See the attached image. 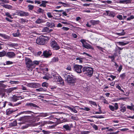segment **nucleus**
Segmentation results:
<instances>
[{
    "label": "nucleus",
    "instance_id": "1",
    "mask_svg": "<svg viewBox=\"0 0 134 134\" xmlns=\"http://www.w3.org/2000/svg\"><path fill=\"white\" fill-rule=\"evenodd\" d=\"M33 112L31 111H23L20 113V114H31V115L24 116L18 119L17 120L21 121L19 124H22L25 122H32L33 115L31 114Z\"/></svg>",
    "mask_w": 134,
    "mask_h": 134
},
{
    "label": "nucleus",
    "instance_id": "2",
    "mask_svg": "<svg viewBox=\"0 0 134 134\" xmlns=\"http://www.w3.org/2000/svg\"><path fill=\"white\" fill-rule=\"evenodd\" d=\"M49 115L47 113H41L39 114L37 116L33 115L32 122L31 124V126H35L38 125H43L44 122L41 121V122H39L36 123H34V122L38 121L40 119V117H45Z\"/></svg>",
    "mask_w": 134,
    "mask_h": 134
},
{
    "label": "nucleus",
    "instance_id": "3",
    "mask_svg": "<svg viewBox=\"0 0 134 134\" xmlns=\"http://www.w3.org/2000/svg\"><path fill=\"white\" fill-rule=\"evenodd\" d=\"M49 39V37L42 36L36 39V42L38 44L42 45L45 44Z\"/></svg>",
    "mask_w": 134,
    "mask_h": 134
},
{
    "label": "nucleus",
    "instance_id": "4",
    "mask_svg": "<svg viewBox=\"0 0 134 134\" xmlns=\"http://www.w3.org/2000/svg\"><path fill=\"white\" fill-rule=\"evenodd\" d=\"M82 71L84 74L87 76L91 77L93 72V69L89 66H85L82 68Z\"/></svg>",
    "mask_w": 134,
    "mask_h": 134
},
{
    "label": "nucleus",
    "instance_id": "5",
    "mask_svg": "<svg viewBox=\"0 0 134 134\" xmlns=\"http://www.w3.org/2000/svg\"><path fill=\"white\" fill-rule=\"evenodd\" d=\"M25 61L27 68L29 69H32L34 68L33 61L29 58L27 57L25 58Z\"/></svg>",
    "mask_w": 134,
    "mask_h": 134
},
{
    "label": "nucleus",
    "instance_id": "6",
    "mask_svg": "<svg viewBox=\"0 0 134 134\" xmlns=\"http://www.w3.org/2000/svg\"><path fill=\"white\" fill-rule=\"evenodd\" d=\"M80 41L82 44V46L84 48L87 49H93V47L90 44L86 42V40L84 39H81Z\"/></svg>",
    "mask_w": 134,
    "mask_h": 134
},
{
    "label": "nucleus",
    "instance_id": "7",
    "mask_svg": "<svg viewBox=\"0 0 134 134\" xmlns=\"http://www.w3.org/2000/svg\"><path fill=\"white\" fill-rule=\"evenodd\" d=\"M50 45L54 50H58L60 48L59 45L54 40L52 41L51 42Z\"/></svg>",
    "mask_w": 134,
    "mask_h": 134
},
{
    "label": "nucleus",
    "instance_id": "8",
    "mask_svg": "<svg viewBox=\"0 0 134 134\" xmlns=\"http://www.w3.org/2000/svg\"><path fill=\"white\" fill-rule=\"evenodd\" d=\"M82 68V66L81 65L75 64L73 66V69L77 73H81L82 72L81 69Z\"/></svg>",
    "mask_w": 134,
    "mask_h": 134
},
{
    "label": "nucleus",
    "instance_id": "9",
    "mask_svg": "<svg viewBox=\"0 0 134 134\" xmlns=\"http://www.w3.org/2000/svg\"><path fill=\"white\" fill-rule=\"evenodd\" d=\"M24 98L21 97V96H13L12 97H10L9 98V99L11 101L13 102H15L17 100L19 99H23Z\"/></svg>",
    "mask_w": 134,
    "mask_h": 134
},
{
    "label": "nucleus",
    "instance_id": "10",
    "mask_svg": "<svg viewBox=\"0 0 134 134\" xmlns=\"http://www.w3.org/2000/svg\"><path fill=\"white\" fill-rule=\"evenodd\" d=\"M73 76L70 75H67L66 76V77L67 78L66 80L68 82L70 83H73L75 82V80L73 78Z\"/></svg>",
    "mask_w": 134,
    "mask_h": 134
},
{
    "label": "nucleus",
    "instance_id": "11",
    "mask_svg": "<svg viewBox=\"0 0 134 134\" xmlns=\"http://www.w3.org/2000/svg\"><path fill=\"white\" fill-rule=\"evenodd\" d=\"M43 54L44 57L48 58L52 55V53L50 50H48L43 51Z\"/></svg>",
    "mask_w": 134,
    "mask_h": 134
},
{
    "label": "nucleus",
    "instance_id": "12",
    "mask_svg": "<svg viewBox=\"0 0 134 134\" xmlns=\"http://www.w3.org/2000/svg\"><path fill=\"white\" fill-rule=\"evenodd\" d=\"M39 84L35 83H29L27 84V86L32 88L38 87Z\"/></svg>",
    "mask_w": 134,
    "mask_h": 134
},
{
    "label": "nucleus",
    "instance_id": "13",
    "mask_svg": "<svg viewBox=\"0 0 134 134\" xmlns=\"http://www.w3.org/2000/svg\"><path fill=\"white\" fill-rule=\"evenodd\" d=\"M6 55L9 58H13L15 57V55L13 52H8L6 53Z\"/></svg>",
    "mask_w": 134,
    "mask_h": 134
},
{
    "label": "nucleus",
    "instance_id": "14",
    "mask_svg": "<svg viewBox=\"0 0 134 134\" xmlns=\"http://www.w3.org/2000/svg\"><path fill=\"white\" fill-rule=\"evenodd\" d=\"M72 127L73 125L72 124H70V126L68 124H66L63 126V128L67 131H70L71 128Z\"/></svg>",
    "mask_w": 134,
    "mask_h": 134
},
{
    "label": "nucleus",
    "instance_id": "15",
    "mask_svg": "<svg viewBox=\"0 0 134 134\" xmlns=\"http://www.w3.org/2000/svg\"><path fill=\"white\" fill-rule=\"evenodd\" d=\"M19 15L20 16H27L29 15V13L24 11H20L19 12Z\"/></svg>",
    "mask_w": 134,
    "mask_h": 134
},
{
    "label": "nucleus",
    "instance_id": "16",
    "mask_svg": "<svg viewBox=\"0 0 134 134\" xmlns=\"http://www.w3.org/2000/svg\"><path fill=\"white\" fill-rule=\"evenodd\" d=\"M26 105L30 106L32 108H34L36 107H38L36 104L33 103H27L26 104Z\"/></svg>",
    "mask_w": 134,
    "mask_h": 134
},
{
    "label": "nucleus",
    "instance_id": "17",
    "mask_svg": "<svg viewBox=\"0 0 134 134\" xmlns=\"http://www.w3.org/2000/svg\"><path fill=\"white\" fill-rule=\"evenodd\" d=\"M41 3L40 5V7H45L46 6V4L48 3V1H41Z\"/></svg>",
    "mask_w": 134,
    "mask_h": 134
},
{
    "label": "nucleus",
    "instance_id": "18",
    "mask_svg": "<svg viewBox=\"0 0 134 134\" xmlns=\"http://www.w3.org/2000/svg\"><path fill=\"white\" fill-rule=\"evenodd\" d=\"M52 75L53 76L55 81H58L57 80L58 79H58H59V78H60L61 77L56 73H55V74H54V75Z\"/></svg>",
    "mask_w": 134,
    "mask_h": 134
},
{
    "label": "nucleus",
    "instance_id": "19",
    "mask_svg": "<svg viewBox=\"0 0 134 134\" xmlns=\"http://www.w3.org/2000/svg\"><path fill=\"white\" fill-rule=\"evenodd\" d=\"M35 91L38 92H45L46 91V89L45 88L40 87L39 88L36 89Z\"/></svg>",
    "mask_w": 134,
    "mask_h": 134
},
{
    "label": "nucleus",
    "instance_id": "20",
    "mask_svg": "<svg viewBox=\"0 0 134 134\" xmlns=\"http://www.w3.org/2000/svg\"><path fill=\"white\" fill-rule=\"evenodd\" d=\"M108 15L109 16L114 17L116 15V14L113 11H109L107 13Z\"/></svg>",
    "mask_w": 134,
    "mask_h": 134
},
{
    "label": "nucleus",
    "instance_id": "21",
    "mask_svg": "<svg viewBox=\"0 0 134 134\" xmlns=\"http://www.w3.org/2000/svg\"><path fill=\"white\" fill-rule=\"evenodd\" d=\"M1 4L2 6H3V7L8 9H11L12 8V7L10 5H4L3 3H1Z\"/></svg>",
    "mask_w": 134,
    "mask_h": 134
},
{
    "label": "nucleus",
    "instance_id": "22",
    "mask_svg": "<svg viewBox=\"0 0 134 134\" xmlns=\"http://www.w3.org/2000/svg\"><path fill=\"white\" fill-rule=\"evenodd\" d=\"M131 105H127V108L129 109L130 110H134V105L132 103L131 104Z\"/></svg>",
    "mask_w": 134,
    "mask_h": 134
},
{
    "label": "nucleus",
    "instance_id": "23",
    "mask_svg": "<svg viewBox=\"0 0 134 134\" xmlns=\"http://www.w3.org/2000/svg\"><path fill=\"white\" fill-rule=\"evenodd\" d=\"M44 22L43 20L40 18H38L35 21V23L37 24H40Z\"/></svg>",
    "mask_w": 134,
    "mask_h": 134
},
{
    "label": "nucleus",
    "instance_id": "24",
    "mask_svg": "<svg viewBox=\"0 0 134 134\" xmlns=\"http://www.w3.org/2000/svg\"><path fill=\"white\" fill-rule=\"evenodd\" d=\"M52 77V76H51L49 74H47L46 75L43 77V79L48 80L49 79Z\"/></svg>",
    "mask_w": 134,
    "mask_h": 134
},
{
    "label": "nucleus",
    "instance_id": "25",
    "mask_svg": "<svg viewBox=\"0 0 134 134\" xmlns=\"http://www.w3.org/2000/svg\"><path fill=\"white\" fill-rule=\"evenodd\" d=\"M129 43V42H118L119 44L120 45L122 46H124L125 45Z\"/></svg>",
    "mask_w": 134,
    "mask_h": 134
},
{
    "label": "nucleus",
    "instance_id": "26",
    "mask_svg": "<svg viewBox=\"0 0 134 134\" xmlns=\"http://www.w3.org/2000/svg\"><path fill=\"white\" fill-rule=\"evenodd\" d=\"M40 61L35 60L33 61V68H34L36 65H38L39 64Z\"/></svg>",
    "mask_w": 134,
    "mask_h": 134
},
{
    "label": "nucleus",
    "instance_id": "27",
    "mask_svg": "<svg viewBox=\"0 0 134 134\" xmlns=\"http://www.w3.org/2000/svg\"><path fill=\"white\" fill-rule=\"evenodd\" d=\"M90 22L93 25H94L99 23V21L98 20H91L90 21Z\"/></svg>",
    "mask_w": 134,
    "mask_h": 134
},
{
    "label": "nucleus",
    "instance_id": "28",
    "mask_svg": "<svg viewBox=\"0 0 134 134\" xmlns=\"http://www.w3.org/2000/svg\"><path fill=\"white\" fill-rule=\"evenodd\" d=\"M42 32H49V29L48 27H45L43 28L42 30Z\"/></svg>",
    "mask_w": 134,
    "mask_h": 134
},
{
    "label": "nucleus",
    "instance_id": "29",
    "mask_svg": "<svg viewBox=\"0 0 134 134\" xmlns=\"http://www.w3.org/2000/svg\"><path fill=\"white\" fill-rule=\"evenodd\" d=\"M20 23L22 24H24L25 23H27L28 20L26 19L21 18L20 20Z\"/></svg>",
    "mask_w": 134,
    "mask_h": 134
},
{
    "label": "nucleus",
    "instance_id": "30",
    "mask_svg": "<svg viewBox=\"0 0 134 134\" xmlns=\"http://www.w3.org/2000/svg\"><path fill=\"white\" fill-rule=\"evenodd\" d=\"M13 111L10 109H9L6 110V114L7 115H9L10 114L12 113Z\"/></svg>",
    "mask_w": 134,
    "mask_h": 134
},
{
    "label": "nucleus",
    "instance_id": "31",
    "mask_svg": "<svg viewBox=\"0 0 134 134\" xmlns=\"http://www.w3.org/2000/svg\"><path fill=\"white\" fill-rule=\"evenodd\" d=\"M67 108L69 110L73 111L74 113H77V111L74 108H72L68 106Z\"/></svg>",
    "mask_w": 134,
    "mask_h": 134
},
{
    "label": "nucleus",
    "instance_id": "32",
    "mask_svg": "<svg viewBox=\"0 0 134 134\" xmlns=\"http://www.w3.org/2000/svg\"><path fill=\"white\" fill-rule=\"evenodd\" d=\"M19 30H18L17 31V32L16 33H13L12 34V35L15 37H18L19 35Z\"/></svg>",
    "mask_w": 134,
    "mask_h": 134
},
{
    "label": "nucleus",
    "instance_id": "33",
    "mask_svg": "<svg viewBox=\"0 0 134 134\" xmlns=\"http://www.w3.org/2000/svg\"><path fill=\"white\" fill-rule=\"evenodd\" d=\"M89 102L90 104H91L92 106L93 105L95 107L97 106V104L94 102L92 101H89Z\"/></svg>",
    "mask_w": 134,
    "mask_h": 134
},
{
    "label": "nucleus",
    "instance_id": "34",
    "mask_svg": "<svg viewBox=\"0 0 134 134\" xmlns=\"http://www.w3.org/2000/svg\"><path fill=\"white\" fill-rule=\"evenodd\" d=\"M46 25L48 26L51 27L54 26V24L53 23H50L49 22H47Z\"/></svg>",
    "mask_w": 134,
    "mask_h": 134
},
{
    "label": "nucleus",
    "instance_id": "35",
    "mask_svg": "<svg viewBox=\"0 0 134 134\" xmlns=\"http://www.w3.org/2000/svg\"><path fill=\"white\" fill-rule=\"evenodd\" d=\"M6 54V52L3 51L2 52H0V57H3Z\"/></svg>",
    "mask_w": 134,
    "mask_h": 134
},
{
    "label": "nucleus",
    "instance_id": "36",
    "mask_svg": "<svg viewBox=\"0 0 134 134\" xmlns=\"http://www.w3.org/2000/svg\"><path fill=\"white\" fill-rule=\"evenodd\" d=\"M126 110V108L125 107H120V111L122 112H124Z\"/></svg>",
    "mask_w": 134,
    "mask_h": 134
},
{
    "label": "nucleus",
    "instance_id": "37",
    "mask_svg": "<svg viewBox=\"0 0 134 134\" xmlns=\"http://www.w3.org/2000/svg\"><path fill=\"white\" fill-rule=\"evenodd\" d=\"M59 79L58 80V81H56V82H59V83L62 85H63L64 84V82L63 80L60 77V78H59Z\"/></svg>",
    "mask_w": 134,
    "mask_h": 134
},
{
    "label": "nucleus",
    "instance_id": "38",
    "mask_svg": "<svg viewBox=\"0 0 134 134\" xmlns=\"http://www.w3.org/2000/svg\"><path fill=\"white\" fill-rule=\"evenodd\" d=\"M48 84L46 82H43L42 84V86L43 87L47 88L48 86Z\"/></svg>",
    "mask_w": 134,
    "mask_h": 134
},
{
    "label": "nucleus",
    "instance_id": "39",
    "mask_svg": "<svg viewBox=\"0 0 134 134\" xmlns=\"http://www.w3.org/2000/svg\"><path fill=\"white\" fill-rule=\"evenodd\" d=\"M126 76V74L123 73L120 75V77L122 79H125Z\"/></svg>",
    "mask_w": 134,
    "mask_h": 134
},
{
    "label": "nucleus",
    "instance_id": "40",
    "mask_svg": "<svg viewBox=\"0 0 134 134\" xmlns=\"http://www.w3.org/2000/svg\"><path fill=\"white\" fill-rule=\"evenodd\" d=\"M47 15L49 18H52L53 17V16L51 12H47Z\"/></svg>",
    "mask_w": 134,
    "mask_h": 134
},
{
    "label": "nucleus",
    "instance_id": "41",
    "mask_svg": "<svg viewBox=\"0 0 134 134\" xmlns=\"http://www.w3.org/2000/svg\"><path fill=\"white\" fill-rule=\"evenodd\" d=\"M5 15L9 17L11 19H13V18L12 17L11 15H10V13L8 12H6L5 14Z\"/></svg>",
    "mask_w": 134,
    "mask_h": 134
},
{
    "label": "nucleus",
    "instance_id": "42",
    "mask_svg": "<svg viewBox=\"0 0 134 134\" xmlns=\"http://www.w3.org/2000/svg\"><path fill=\"white\" fill-rule=\"evenodd\" d=\"M58 59L57 57H54L52 59V62H56L58 61Z\"/></svg>",
    "mask_w": 134,
    "mask_h": 134
},
{
    "label": "nucleus",
    "instance_id": "43",
    "mask_svg": "<svg viewBox=\"0 0 134 134\" xmlns=\"http://www.w3.org/2000/svg\"><path fill=\"white\" fill-rule=\"evenodd\" d=\"M122 32L121 33H117V34L120 36L124 35L125 34V33L124 31V30H122Z\"/></svg>",
    "mask_w": 134,
    "mask_h": 134
},
{
    "label": "nucleus",
    "instance_id": "44",
    "mask_svg": "<svg viewBox=\"0 0 134 134\" xmlns=\"http://www.w3.org/2000/svg\"><path fill=\"white\" fill-rule=\"evenodd\" d=\"M0 36L4 38L5 39H7L8 36L4 34H3L0 33Z\"/></svg>",
    "mask_w": 134,
    "mask_h": 134
},
{
    "label": "nucleus",
    "instance_id": "45",
    "mask_svg": "<svg viewBox=\"0 0 134 134\" xmlns=\"http://www.w3.org/2000/svg\"><path fill=\"white\" fill-rule=\"evenodd\" d=\"M29 9L30 10H32L34 8V6L32 5H29L28 6Z\"/></svg>",
    "mask_w": 134,
    "mask_h": 134
},
{
    "label": "nucleus",
    "instance_id": "46",
    "mask_svg": "<svg viewBox=\"0 0 134 134\" xmlns=\"http://www.w3.org/2000/svg\"><path fill=\"white\" fill-rule=\"evenodd\" d=\"M109 108L112 111H114L115 110V108L114 106L111 105H109Z\"/></svg>",
    "mask_w": 134,
    "mask_h": 134
},
{
    "label": "nucleus",
    "instance_id": "47",
    "mask_svg": "<svg viewBox=\"0 0 134 134\" xmlns=\"http://www.w3.org/2000/svg\"><path fill=\"white\" fill-rule=\"evenodd\" d=\"M83 82V83L82 84V86L84 88H86L87 87V84L86 82Z\"/></svg>",
    "mask_w": 134,
    "mask_h": 134
},
{
    "label": "nucleus",
    "instance_id": "48",
    "mask_svg": "<svg viewBox=\"0 0 134 134\" xmlns=\"http://www.w3.org/2000/svg\"><path fill=\"white\" fill-rule=\"evenodd\" d=\"M81 109L87 111H88L90 110V109L89 108L87 107H84L83 108H81Z\"/></svg>",
    "mask_w": 134,
    "mask_h": 134
},
{
    "label": "nucleus",
    "instance_id": "49",
    "mask_svg": "<svg viewBox=\"0 0 134 134\" xmlns=\"http://www.w3.org/2000/svg\"><path fill=\"white\" fill-rule=\"evenodd\" d=\"M19 81H10V83L12 84H16L19 83Z\"/></svg>",
    "mask_w": 134,
    "mask_h": 134
},
{
    "label": "nucleus",
    "instance_id": "50",
    "mask_svg": "<svg viewBox=\"0 0 134 134\" xmlns=\"http://www.w3.org/2000/svg\"><path fill=\"white\" fill-rule=\"evenodd\" d=\"M116 87L118 88L119 90L121 91L122 92L124 93V91L121 89V87L119 85H118L116 86Z\"/></svg>",
    "mask_w": 134,
    "mask_h": 134
},
{
    "label": "nucleus",
    "instance_id": "51",
    "mask_svg": "<svg viewBox=\"0 0 134 134\" xmlns=\"http://www.w3.org/2000/svg\"><path fill=\"white\" fill-rule=\"evenodd\" d=\"M134 18V16L133 15H131L129 17L127 18V20L128 21H129L131 19H133Z\"/></svg>",
    "mask_w": 134,
    "mask_h": 134
},
{
    "label": "nucleus",
    "instance_id": "52",
    "mask_svg": "<svg viewBox=\"0 0 134 134\" xmlns=\"http://www.w3.org/2000/svg\"><path fill=\"white\" fill-rule=\"evenodd\" d=\"M11 125L13 126H15L17 125V122L16 121H13L11 123Z\"/></svg>",
    "mask_w": 134,
    "mask_h": 134
},
{
    "label": "nucleus",
    "instance_id": "53",
    "mask_svg": "<svg viewBox=\"0 0 134 134\" xmlns=\"http://www.w3.org/2000/svg\"><path fill=\"white\" fill-rule=\"evenodd\" d=\"M59 3L63 4V5L64 7H67L69 5V4L62 2H60Z\"/></svg>",
    "mask_w": 134,
    "mask_h": 134
},
{
    "label": "nucleus",
    "instance_id": "54",
    "mask_svg": "<svg viewBox=\"0 0 134 134\" xmlns=\"http://www.w3.org/2000/svg\"><path fill=\"white\" fill-rule=\"evenodd\" d=\"M114 108L115 110H116L118 109V106L117 103H115L114 104Z\"/></svg>",
    "mask_w": 134,
    "mask_h": 134
},
{
    "label": "nucleus",
    "instance_id": "55",
    "mask_svg": "<svg viewBox=\"0 0 134 134\" xmlns=\"http://www.w3.org/2000/svg\"><path fill=\"white\" fill-rule=\"evenodd\" d=\"M5 63L7 65H10L13 63V62H12L9 61H6Z\"/></svg>",
    "mask_w": 134,
    "mask_h": 134
},
{
    "label": "nucleus",
    "instance_id": "56",
    "mask_svg": "<svg viewBox=\"0 0 134 134\" xmlns=\"http://www.w3.org/2000/svg\"><path fill=\"white\" fill-rule=\"evenodd\" d=\"M62 29L65 31H67L69 30V28L68 27H63L62 28Z\"/></svg>",
    "mask_w": 134,
    "mask_h": 134
},
{
    "label": "nucleus",
    "instance_id": "57",
    "mask_svg": "<svg viewBox=\"0 0 134 134\" xmlns=\"http://www.w3.org/2000/svg\"><path fill=\"white\" fill-rule=\"evenodd\" d=\"M109 57L111 59V61L112 62H114V60L115 59V57L113 55L110 56Z\"/></svg>",
    "mask_w": 134,
    "mask_h": 134
},
{
    "label": "nucleus",
    "instance_id": "58",
    "mask_svg": "<svg viewBox=\"0 0 134 134\" xmlns=\"http://www.w3.org/2000/svg\"><path fill=\"white\" fill-rule=\"evenodd\" d=\"M117 17L120 20H121L122 19V16L121 15H118L117 16Z\"/></svg>",
    "mask_w": 134,
    "mask_h": 134
},
{
    "label": "nucleus",
    "instance_id": "59",
    "mask_svg": "<svg viewBox=\"0 0 134 134\" xmlns=\"http://www.w3.org/2000/svg\"><path fill=\"white\" fill-rule=\"evenodd\" d=\"M22 86V88L21 89L23 90H25L26 91L28 92V90L27 88H26L25 87H24L23 86V85Z\"/></svg>",
    "mask_w": 134,
    "mask_h": 134
},
{
    "label": "nucleus",
    "instance_id": "60",
    "mask_svg": "<svg viewBox=\"0 0 134 134\" xmlns=\"http://www.w3.org/2000/svg\"><path fill=\"white\" fill-rule=\"evenodd\" d=\"M42 129L40 127L39 128V129L37 130H34V131L35 132H37L38 133L40 132V131H41L42 130Z\"/></svg>",
    "mask_w": 134,
    "mask_h": 134
},
{
    "label": "nucleus",
    "instance_id": "61",
    "mask_svg": "<svg viewBox=\"0 0 134 134\" xmlns=\"http://www.w3.org/2000/svg\"><path fill=\"white\" fill-rule=\"evenodd\" d=\"M66 69L67 70L70 71H71L72 70L71 67L70 65L68 66Z\"/></svg>",
    "mask_w": 134,
    "mask_h": 134
},
{
    "label": "nucleus",
    "instance_id": "62",
    "mask_svg": "<svg viewBox=\"0 0 134 134\" xmlns=\"http://www.w3.org/2000/svg\"><path fill=\"white\" fill-rule=\"evenodd\" d=\"M43 10L40 8H39V9H38L37 10V12L39 13H42L43 12Z\"/></svg>",
    "mask_w": 134,
    "mask_h": 134
},
{
    "label": "nucleus",
    "instance_id": "63",
    "mask_svg": "<svg viewBox=\"0 0 134 134\" xmlns=\"http://www.w3.org/2000/svg\"><path fill=\"white\" fill-rule=\"evenodd\" d=\"M96 130H97L98 129V127L95 124H94L92 126Z\"/></svg>",
    "mask_w": 134,
    "mask_h": 134
},
{
    "label": "nucleus",
    "instance_id": "64",
    "mask_svg": "<svg viewBox=\"0 0 134 134\" xmlns=\"http://www.w3.org/2000/svg\"><path fill=\"white\" fill-rule=\"evenodd\" d=\"M72 36L75 38H76L77 37V36L76 34L74 33H72Z\"/></svg>",
    "mask_w": 134,
    "mask_h": 134
}]
</instances>
